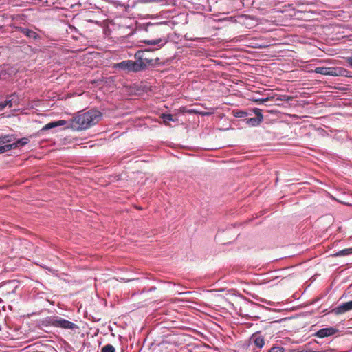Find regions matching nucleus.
I'll list each match as a JSON object with an SVG mask.
<instances>
[{"instance_id":"22","label":"nucleus","mask_w":352,"mask_h":352,"mask_svg":"<svg viewBox=\"0 0 352 352\" xmlns=\"http://www.w3.org/2000/svg\"><path fill=\"white\" fill-rule=\"evenodd\" d=\"M268 100H270V98H261V99H257V100H256V102L263 104Z\"/></svg>"},{"instance_id":"13","label":"nucleus","mask_w":352,"mask_h":352,"mask_svg":"<svg viewBox=\"0 0 352 352\" xmlns=\"http://www.w3.org/2000/svg\"><path fill=\"white\" fill-rule=\"evenodd\" d=\"M349 254H352V248L344 249L340 250L333 254V256L340 257V256H345Z\"/></svg>"},{"instance_id":"19","label":"nucleus","mask_w":352,"mask_h":352,"mask_svg":"<svg viewBox=\"0 0 352 352\" xmlns=\"http://www.w3.org/2000/svg\"><path fill=\"white\" fill-rule=\"evenodd\" d=\"M234 116L236 118H244L248 116V113L243 111H239L235 113Z\"/></svg>"},{"instance_id":"16","label":"nucleus","mask_w":352,"mask_h":352,"mask_svg":"<svg viewBox=\"0 0 352 352\" xmlns=\"http://www.w3.org/2000/svg\"><path fill=\"white\" fill-rule=\"evenodd\" d=\"M101 352H116V349L113 345L107 344L101 349Z\"/></svg>"},{"instance_id":"4","label":"nucleus","mask_w":352,"mask_h":352,"mask_svg":"<svg viewBox=\"0 0 352 352\" xmlns=\"http://www.w3.org/2000/svg\"><path fill=\"white\" fill-rule=\"evenodd\" d=\"M45 321L49 325L57 328L72 330L78 329V326L76 324L58 316L48 317L45 319Z\"/></svg>"},{"instance_id":"10","label":"nucleus","mask_w":352,"mask_h":352,"mask_svg":"<svg viewBox=\"0 0 352 352\" xmlns=\"http://www.w3.org/2000/svg\"><path fill=\"white\" fill-rule=\"evenodd\" d=\"M15 29L30 38L36 40L39 38V35L36 32L28 28L16 26L15 27Z\"/></svg>"},{"instance_id":"20","label":"nucleus","mask_w":352,"mask_h":352,"mask_svg":"<svg viewBox=\"0 0 352 352\" xmlns=\"http://www.w3.org/2000/svg\"><path fill=\"white\" fill-rule=\"evenodd\" d=\"M292 99V97L287 96V95H280L277 100H281V101H289Z\"/></svg>"},{"instance_id":"7","label":"nucleus","mask_w":352,"mask_h":352,"mask_svg":"<svg viewBox=\"0 0 352 352\" xmlns=\"http://www.w3.org/2000/svg\"><path fill=\"white\" fill-rule=\"evenodd\" d=\"M253 112L256 115V117L247 119L246 124L250 126H257L263 122V116L260 109L255 108L253 109Z\"/></svg>"},{"instance_id":"21","label":"nucleus","mask_w":352,"mask_h":352,"mask_svg":"<svg viewBox=\"0 0 352 352\" xmlns=\"http://www.w3.org/2000/svg\"><path fill=\"white\" fill-rule=\"evenodd\" d=\"M345 59L348 65L352 68V52L350 56L346 57Z\"/></svg>"},{"instance_id":"8","label":"nucleus","mask_w":352,"mask_h":352,"mask_svg":"<svg viewBox=\"0 0 352 352\" xmlns=\"http://www.w3.org/2000/svg\"><path fill=\"white\" fill-rule=\"evenodd\" d=\"M350 310H352V300L340 305L339 306L335 307L332 311L335 314L339 315L346 313Z\"/></svg>"},{"instance_id":"1","label":"nucleus","mask_w":352,"mask_h":352,"mask_svg":"<svg viewBox=\"0 0 352 352\" xmlns=\"http://www.w3.org/2000/svg\"><path fill=\"white\" fill-rule=\"evenodd\" d=\"M101 117L100 111L96 109L85 113L80 112L69 120V127L75 131L85 130L97 124Z\"/></svg>"},{"instance_id":"3","label":"nucleus","mask_w":352,"mask_h":352,"mask_svg":"<svg viewBox=\"0 0 352 352\" xmlns=\"http://www.w3.org/2000/svg\"><path fill=\"white\" fill-rule=\"evenodd\" d=\"M314 72L316 74L331 76L351 77L352 72L342 67H317Z\"/></svg>"},{"instance_id":"23","label":"nucleus","mask_w":352,"mask_h":352,"mask_svg":"<svg viewBox=\"0 0 352 352\" xmlns=\"http://www.w3.org/2000/svg\"><path fill=\"white\" fill-rule=\"evenodd\" d=\"M346 292H347L348 294H350V295L352 296V283L347 288Z\"/></svg>"},{"instance_id":"5","label":"nucleus","mask_w":352,"mask_h":352,"mask_svg":"<svg viewBox=\"0 0 352 352\" xmlns=\"http://www.w3.org/2000/svg\"><path fill=\"white\" fill-rule=\"evenodd\" d=\"M30 142L28 138H23L12 144H7L0 146V154L10 151L18 147H22Z\"/></svg>"},{"instance_id":"17","label":"nucleus","mask_w":352,"mask_h":352,"mask_svg":"<svg viewBox=\"0 0 352 352\" xmlns=\"http://www.w3.org/2000/svg\"><path fill=\"white\" fill-rule=\"evenodd\" d=\"M162 118L165 123L174 121L173 116L171 114H162Z\"/></svg>"},{"instance_id":"2","label":"nucleus","mask_w":352,"mask_h":352,"mask_svg":"<svg viewBox=\"0 0 352 352\" xmlns=\"http://www.w3.org/2000/svg\"><path fill=\"white\" fill-rule=\"evenodd\" d=\"M142 52H138L135 54V56L138 58L137 60L133 61L131 60H123L120 63H116L113 66L116 69H120L125 72H137L144 69L147 64H150L151 60L142 58Z\"/></svg>"},{"instance_id":"14","label":"nucleus","mask_w":352,"mask_h":352,"mask_svg":"<svg viewBox=\"0 0 352 352\" xmlns=\"http://www.w3.org/2000/svg\"><path fill=\"white\" fill-rule=\"evenodd\" d=\"M13 140V135H0V145L10 143Z\"/></svg>"},{"instance_id":"6","label":"nucleus","mask_w":352,"mask_h":352,"mask_svg":"<svg viewBox=\"0 0 352 352\" xmlns=\"http://www.w3.org/2000/svg\"><path fill=\"white\" fill-rule=\"evenodd\" d=\"M250 344H253L255 347L253 350L257 352L256 349H261L265 344L264 337L261 334L260 332H256L252 335L249 340Z\"/></svg>"},{"instance_id":"18","label":"nucleus","mask_w":352,"mask_h":352,"mask_svg":"<svg viewBox=\"0 0 352 352\" xmlns=\"http://www.w3.org/2000/svg\"><path fill=\"white\" fill-rule=\"evenodd\" d=\"M285 349L283 346H272L268 352H284Z\"/></svg>"},{"instance_id":"15","label":"nucleus","mask_w":352,"mask_h":352,"mask_svg":"<svg viewBox=\"0 0 352 352\" xmlns=\"http://www.w3.org/2000/svg\"><path fill=\"white\" fill-rule=\"evenodd\" d=\"M7 106L9 107H12V101L9 98L4 101L0 102V111H3Z\"/></svg>"},{"instance_id":"9","label":"nucleus","mask_w":352,"mask_h":352,"mask_svg":"<svg viewBox=\"0 0 352 352\" xmlns=\"http://www.w3.org/2000/svg\"><path fill=\"white\" fill-rule=\"evenodd\" d=\"M336 331L337 330L333 327L322 328L318 330L315 336L318 338H323L333 335Z\"/></svg>"},{"instance_id":"12","label":"nucleus","mask_w":352,"mask_h":352,"mask_svg":"<svg viewBox=\"0 0 352 352\" xmlns=\"http://www.w3.org/2000/svg\"><path fill=\"white\" fill-rule=\"evenodd\" d=\"M66 124H67V121L64 120H58V121H56V122H50V123L45 124L43 127L42 131H47V130L53 129V128L56 127V126H64Z\"/></svg>"},{"instance_id":"11","label":"nucleus","mask_w":352,"mask_h":352,"mask_svg":"<svg viewBox=\"0 0 352 352\" xmlns=\"http://www.w3.org/2000/svg\"><path fill=\"white\" fill-rule=\"evenodd\" d=\"M142 42L149 45H158L160 47H162L168 42V40L166 38H159L152 40H144Z\"/></svg>"}]
</instances>
